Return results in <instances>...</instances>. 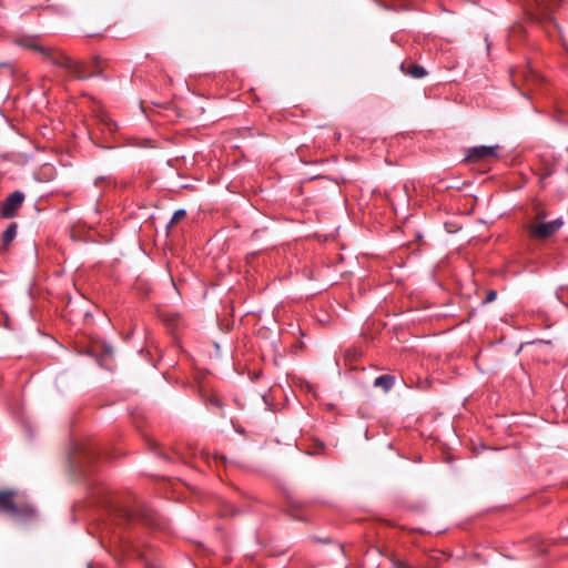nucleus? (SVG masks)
I'll use <instances>...</instances> for the list:
<instances>
[{"label":"nucleus","mask_w":568,"mask_h":568,"mask_svg":"<svg viewBox=\"0 0 568 568\" xmlns=\"http://www.w3.org/2000/svg\"><path fill=\"white\" fill-rule=\"evenodd\" d=\"M12 41L14 44L21 48L30 49L40 53L53 65L67 69L78 79H87L101 73V71L98 70L100 63L98 57L93 58L92 61L93 65L97 68V71L89 72L87 64L73 61L70 57L65 55L54 47L43 44L42 38L39 34H17L13 37Z\"/></svg>","instance_id":"nucleus-1"},{"label":"nucleus","mask_w":568,"mask_h":568,"mask_svg":"<svg viewBox=\"0 0 568 568\" xmlns=\"http://www.w3.org/2000/svg\"><path fill=\"white\" fill-rule=\"evenodd\" d=\"M14 497L16 493L12 490L0 491V511L16 518L31 516L33 514L32 507L28 504L17 503Z\"/></svg>","instance_id":"nucleus-2"},{"label":"nucleus","mask_w":568,"mask_h":568,"mask_svg":"<svg viewBox=\"0 0 568 568\" xmlns=\"http://www.w3.org/2000/svg\"><path fill=\"white\" fill-rule=\"evenodd\" d=\"M544 214L539 213L536 216V222L528 229L529 235L537 240H544L555 234L564 224L562 219H555L549 222H544Z\"/></svg>","instance_id":"nucleus-3"},{"label":"nucleus","mask_w":568,"mask_h":568,"mask_svg":"<svg viewBox=\"0 0 568 568\" xmlns=\"http://www.w3.org/2000/svg\"><path fill=\"white\" fill-rule=\"evenodd\" d=\"M510 77L514 87L521 88L525 85L528 90L540 81L539 74L530 68L511 70Z\"/></svg>","instance_id":"nucleus-4"},{"label":"nucleus","mask_w":568,"mask_h":568,"mask_svg":"<svg viewBox=\"0 0 568 568\" xmlns=\"http://www.w3.org/2000/svg\"><path fill=\"white\" fill-rule=\"evenodd\" d=\"M24 201V194L20 191L11 193L1 205V214L3 217H13Z\"/></svg>","instance_id":"nucleus-5"},{"label":"nucleus","mask_w":568,"mask_h":568,"mask_svg":"<svg viewBox=\"0 0 568 568\" xmlns=\"http://www.w3.org/2000/svg\"><path fill=\"white\" fill-rule=\"evenodd\" d=\"M498 146H474L470 148L467 152V160L470 162L486 161L490 158H497L498 155Z\"/></svg>","instance_id":"nucleus-6"},{"label":"nucleus","mask_w":568,"mask_h":568,"mask_svg":"<svg viewBox=\"0 0 568 568\" xmlns=\"http://www.w3.org/2000/svg\"><path fill=\"white\" fill-rule=\"evenodd\" d=\"M564 0H542L538 3V17L542 20H550V14L555 8L559 7Z\"/></svg>","instance_id":"nucleus-7"},{"label":"nucleus","mask_w":568,"mask_h":568,"mask_svg":"<svg viewBox=\"0 0 568 568\" xmlns=\"http://www.w3.org/2000/svg\"><path fill=\"white\" fill-rule=\"evenodd\" d=\"M395 384V377L392 375H381L375 378L374 386L382 388L384 392H388Z\"/></svg>","instance_id":"nucleus-8"},{"label":"nucleus","mask_w":568,"mask_h":568,"mask_svg":"<svg viewBox=\"0 0 568 568\" xmlns=\"http://www.w3.org/2000/svg\"><path fill=\"white\" fill-rule=\"evenodd\" d=\"M400 68L405 73L409 74L412 78L415 79H420L426 75V70L422 65L408 64L406 68L405 64L403 63Z\"/></svg>","instance_id":"nucleus-9"},{"label":"nucleus","mask_w":568,"mask_h":568,"mask_svg":"<svg viewBox=\"0 0 568 568\" xmlns=\"http://www.w3.org/2000/svg\"><path fill=\"white\" fill-rule=\"evenodd\" d=\"M17 235V225L16 224H11L9 225L4 232L2 233V241H3V244H9L10 242L13 241V239L16 237Z\"/></svg>","instance_id":"nucleus-10"},{"label":"nucleus","mask_w":568,"mask_h":568,"mask_svg":"<svg viewBox=\"0 0 568 568\" xmlns=\"http://www.w3.org/2000/svg\"><path fill=\"white\" fill-rule=\"evenodd\" d=\"M184 215H185V211H184V210H178V211L173 214V216H172V219H171L170 224L178 223L182 217H184Z\"/></svg>","instance_id":"nucleus-11"},{"label":"nucleus","mask_w":568,"mask_h":568,"mask_svg":"<svg viewBox=\"0 0 568 568\" xmlns=\"http://www.w3.org/2000/svg\"><path fill=\"white\" fill-rule=\"evenodd\" d=\"M496 297H497V293L495 291H489L487 296H486L485 302L486 303H490V302L495 301Z\"/></svg>","instance_id":"nucleus-12"}]
</instances>
